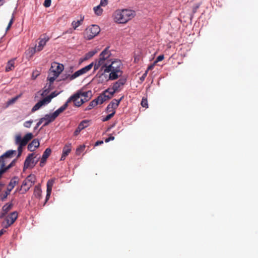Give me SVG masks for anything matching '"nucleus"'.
<instances>
[{
  "mask_svg": "<svg viewBox=\"0 0 258 258\" xmlns=\"http://www.w3.org/2000/svg\"><path fill=\"white\" fill-rule=\"evenodd\" d=\"M136 16L135 11L130 9H118L113 13V19L118 24H125Z\"/></svg>",
  "mask_w": 258,
  "mask_h": 258,
  "instance_id": "1",
  "label": "nucleus"
},
{
  "mask_svg": "<svg viewBox=\"0 0 258 258\" xmlns=\"http://www.w3.org/2000/svg\"><path fill=\"white\" fill-rule=\"evenodd\" d=\"M121 69L122 63L119 60H114L110 64L106 63V66H105V71L110 72V77L115 79L122 75Z\"/></svg>",
  "mask_w": 258,
  "mask_h": 258,
  "instance_id": "2",
  "label": "nucleus"
},
{
  "mask_svg": "<svg viewBox=\"0 0 258 258\" xmlns=\"http://www.w3.org/2000/svg\"><path fill=\"white\" fill-rule=\"evenodd\" d=\"M85 100H84V99L80 97V93H76L74 95L71 96L67 101V102L61 106V107H64V111L67 109V108L68 107L69 103L73 101L74 105L76 106L79 107L82 104H83L84 102L88 101V99H85Z\"/></svg>",
  "mask_w": 258,
  "mask_h": 258,
  "instance_id": "3",
  "label": "nucleus"
},
{
  "mask_svg": "<svg viewBox=\"0 0 258 258\" xmlns=\"http://www.w3.org/2000/svg\"><path fill=\"white\" fill-rule=\"evenodd\" d=\"M100 31L98 25H92L88 27L84 32V37L87 40H91L97 36Z\"/></svg>",
  "mask_w": 258,
  "mask_h": 258,
  "instance_id": "4",
  "label": "nucleus"
},
{
  "mask_svg": "<svg viewBox=\"0 0 258 258\" xmlns=\"http://www.w3.org/2000/svg\"><path fill=\"white\" fill-rule=\"evenodd\" d=\"M64 107H60L52 114H46L44 117L42 118V120L44 121L43 126H46L48 124L53 121L55 118L64 111Z\"/></svg>",
  "mask_w": 258,
  "mask_h": 258,
  "instance_id": "5",
  "label": "nucleus"
},
{
  "mask_svg": "<svg viewBox=\"0 0 258 258\" xmlns=\"http://www.w3.org/2000/svg\"><path fill=\"white\" fill-rule=\"evenodd\" d=\"M49 40V37L48 36L46 35H41L36 40L35 46L33 47V53L41 51Z\"/></svg>",
  "mask_w": 258,
  "mask_h": 258,
  "instance_id": "6",
  "label": "nucleus"
},
{
  "mask_svg": "<svg viewBox=\"0 0 258 258\" xmlns=\"http://www.w3.org/2000/svg\"><path fill=\"white\" fill-rule=\"evenodd\" d=\"M98 78V82L99 83H103L108 80H114L115 79L111 78L110 77V72L105 71V66L101 67L100 70L97 75Z\"/></svg>",
  "mask_w": 258,
  "mask_h": 258,
  "instance_id": "7",
  "label": "nucleus"
},
{
  "mask_svg": "<svg viewBox=\"0 0 258 258\" xmlns=\"http://www.w3.org/2000/svg\"><path fill=\"white\" fill-rule=\"evenodd\" d=\"M19 182V179L18 177L15 176L13 177L10 181L8 188L7 190L5 192L4 194L1 195V200L4 201L8 197V196L10 194L11 190L14 187V186L18 184Z\"/></svg>",
  "mask_w": 258,
  "mask_h": 258,
  "instance_id": "8",
  "label": "nucleus"
},
{
  "mask_svg": "<svg viewBox=\"0 0 258 258\" xmlns=\"http://www.w3.org/2000/svg\"><path fill=\"white\" fill-rule=\"evenodd\" d=\"M16 153V151L15 150H9L0 156V167L1 168H6L5 166L8 159L12 158L13 155Z\"/></svg>",
  "mask_w": 258,
  "mask_h": 258,
  "instance_id": "9",
  "label": "nucleus"
},
{
  "mask_svg": "<svg viewBox=\"0 0 258 258\" xmlns=\"http://www.w3.org/2000/svg\"><path fill=\"white\" fill-rule=\"evenodd\" d=\"M32 138V133L26 134L23 139L20 135H18L16 137L15 142L16 144L25 146Z\"/></svg>",
  "mask_w": 258,
  "mask_h": 258,
  "instance_id": "10",
  "label": "nucleus"
},
{
  "mask_svg": "<svg viewBox=\"0 0 258 258\" xmlns=\"http://www.w3.org/2000/svg\"><path fill=\"white\" fill-rule=\"evenodd\" d=\"M32 138V133L26 134L23 139L20 135H18L16 137L15 142L16 144L25 146Z\"/></svg>",
  "mask_w": 258,
  "mask_h": 258,
  "instance_id": "11",
  "label": "nucleus"
},
{
  "mask_svg": "<svg viewBox=\"0 0 258 258\" xmlns=\"http://www.w3.org/2000/svg\"><path fill=\"white\" fill-rule=\"evenodd\" d=\"M31 175L30 174L23 181L21 187L22 192L27 191L32 186V181H31Z\"/></svg>",
  "mask_w": 258,
  "mask_h": 258,
  "instance_id": "12",
  "label": "nucleus"
},
{
  "mask_svg": "<svg viewBox=\"0 0 258 258\" xmlns=\"http://www.w3.org/2000/svg\"><path fill=\"white\" fill-rule=\"evenodd\" d=\"M55 180V178H52V179L48 180L47 182V190H46L47 194H46V198H45V203H44L43 206H44V205L46 204V203L48 201V200L50 198V194H51V190H52V188L54 183Z\"/></svg>",
  "mask_w": 258,
  "mask_h": 258,
  "instance_id": "13",
  "label": "nucleus"
},
{
  "mask_svg": "<svg viewBox=\"0 0 258 258\" xmlns=\"http://www.w3.org/2000/svg\"><path fill=\"white\" fill-rule=\"evenodd\" d=\"M63 70V66L57 62H53L51 64V66L49 70L53 73H56L57 75H59Z\"/></svg>",
  "mask_w": 258,
  "mask_h": 258,
  "instance_id": "14",
  "label": "nucleus"
},
{
  "mask_svg": "<svg viewBox=\"0 0 258 258\" xmlns=\"http://www.w3.org/2000/svg\"><path fill=\"white\" fill-rule=\"evenodd\" d=\"M107 92L108 91H104L103 93L101 94L96 99H94L96 101V103H97V105L98 104H101L105 101L111 98L110 96L107 95Z\"/></svg>",
  "mask_w": 258,
  "mask_h": 258,
  "instance_id": "15",
  "label": "nucleus"
},
{
  "mask_svg": "<svg viewBox=\"0 0 258 258\" xmlns=\"http://www.w3.org/2000/svg\"><path fill=\"white\" fill-rule=\"evenodd\" d=\"M125 79L121 78L115 83H114L112 86V87L114 88V92H118L120 91L122 86L125 84Z\"/></svg>",
  "mask_w": 258,
  "mask_h": 258,
  "instance_id": "16",
  "label": "nucleus"
},
{
  "mask_svg": "<svg viewBox=\"0 0 258 258\" xmlns=\"http://www.w3.org/2000/svg\"><path fill=\"white\" fill-rule=\"evenodd\" d=\"M110 54L111 53L108 50V48L107 47L100 54L99 59L100 60H102V61L104 63H106L105 61H107L108 59L110 56Z\"/></svg>",
  "mask_w": 258,
  "mask_h": 258,
  "instance_id": "17",
  "label": "nucleus"
},
{
  "mask_svg": "<svg viewBox=\"0 0 258 258\" xmlns=\"http://www.w3.org/2000/svg\"><path fill=\"white\" fill-rule=\"evenodd\" d=\"M17 217L18 213L16 211L11 213L9 215H8L6 218L8 226H10L13 224L17 219Z\"/></svg>",
  "mask_w": 258,
  "mask_h": 258,
  "instance_id": "18",
  "label": "nucleus"
},
{
  "mask_svg": "<svg viewBox=\"0 0 258 258\" xmlns=\"http://www.w3.org/2000/svg\"><path fill=\"white\" fill-rule=\"evenodd\" d=\"M51 153V150L50 148H47L45 151L44 152L42 157L41 159L40 162V166L41 167H43L44 165L45 164L47 159L48 158V157L50 155Z\"/></svg>",
  "mask_w": 258,
  "mask_h": 258,
  "instance_id": "19",
  "label": "nucleus"
},
{
  "mask_svg": "<svg viewBox=\"0 0 258 258\" xmlns=\"http://www.w3.org/2000/svg\"><path fill=\"white\" fill-rule=\"evenodd\" d=\"M72 150L71 144H66L63 148L62 154L60 160H64L66 157L69 154Z\"/></svg>",
  "mask_w": 258,
  "mask_h": 258,
  "instance_id": "20",
  "label": "nucleus"
},
{
  "mask_svg": "<svg viewBox=\"0 0 258 258\" xmlns=\"http://www.w3.org/2000/svg\"><path fill=\"white\" fill-rule=\"evenodd\" d=\"M48 104L47 100L45 98L40 100L33 106V111L39 109L41 107L46 104Z\"/></svg>",
  "mask_w": 258,
  "mask_h": 258,
  "instance_id": "21",
  "label": "nucleus"
},
{
  "mask_svg": "<svg viewBox=\"0 0 258 258\" xmlns=\"http://www.w3.org/2000/svg\"><path fill=\"white\" fill-rule=\"evenodd\" d=\"M32 161V153L30 154L25 161L24 167H23V172L25 171V170L30 167V164H31Z\"/></svg>",
  "mask_w": 258,
  "mask_h": 258,
  "instance_id": "22",
  "label": "nucleus"
},
{
  "mask_svg": "<svg viewBox=\"0 0 258 258\" xmlns=\"http://www.w3.org/2000/svg\"><path fill=\"white\" fill-rule=\"evenodd\" d=\"M124 96H122L120 97V98L118 100L114 99L109 104L110 106L112 107L113 109L115 110V109L118 107L120 101L123 99Z\"/></svg>",
  "mask_w": 258,
  "mask_h": 258,
  "instance_id": "23",
  "label": "nucleus"
},
{
  "mask_svg": "<svg viewBox=\"0 0 258 258\" xmlns=\"http://www.w3.org/2000/svg\"><path fill=\"white\" fill-rule=\"evenodd\" d=\"M16 58L12 59L9 60L6 67L5 71L7 72L13 70L15 68V60Z\"/></svg>",
  "mask_w": 258,
  "mask_h": 258,
  "instance_id": "24",
  "label": "nucleus"
},
{
  "mask_svg": "<svg viewBox=\"0 0 258 258\" xmlns=\"http://www.w3.org/2000/svg\"><path fill=\"white\" fill-rule=\"evenodd\" d=\"M12 207L13 204L12 203H7L2 208L3 213L2 214L1 217H4L12 209Z\"/></svg>",
  "mask_w": 258,
  "mask_h": 258,
  "instance_id": "25",
  "label": "nucleus"
},
{
  "mask_svg": "<svg viewBox=\"0 0 258 258\" xmlns=\"http://www.w3.org/2000/svg\"><path fill=\"white\" fill-rule=\"evenodd\" d=\"M94 71H95L98 70L99 67H104V66H106V63H104L102 61V60H100L98 59L96 60L95 63H94Z\"/></svg>",
  "mask_w": 258,
  "mask_h": 258,
  "instance_id": "26",
  "label": "nucleus"
},
{
  "mask_svg": "<svg viewBox=\"0 0 258 258\" xmlns=\"http://www.w3.org/2000/svg\"><path fill=\"white\" fill-rule=\"evenodd\" d=\"M84 73H83V70L82 69L80 70L76 71L75 73H74L73 75H71V76H70V80H73L75 79H76L77 77H79V76L84 75Z\"/></svg>",
  "mask_w": 258,
  "mask_h": 258,
  "instance_id": "27",
  "label": "nucleus"
},
{
  "mask_svg": "<svg viewBox=\"0 0 258 258\" xmlns=\"http://www.w3.org/2000/svg\"><path fill=\"white\" fill-rule=\"evenodd\" d=\"M84 73H83V70L82 69L80 70L76 71L75 73H74L73 75H71V76H70V80H73L75 79H76L77 77H79V76L84 75Z\"/></svg>",
  "mask_w": 258,
  "mask_h": 258,
  "instance_id": "28",
  "label": "nucleus"
},
{
  "mask_svg": "<svg viewBox=\"0 0 258 258\" xmlns=\"http://www.w3.org/2000/svg\"><path fill=\"white\" fill-rule=\"evenodd\" d=\"M89 122L88 120H83L79 123L78 126L82 130L89 125Z\"/></svg>",
  "mask_w": 258,
  "mask_h": 258,
  "instance_id": "29",
  "label": "nucleus"
},
{
  "mask_svg": "<svg viewBox=\"0 0 258 258\" xmlns=\"http://www.w3.org/2000/svg\"><path fill=\"white\" fill-rule=\"evenodd\" d=\"M41 192H42V191H41L40 185H36L35 187L34 190V193L35 194V197L39 198L41 197Z\"/></svg>",
  "mask_w": 258,
  "mask_h": 258,
  "instance_id": "30",
  "label": "nucleus"
},
{
  "mask_svg": "<svg viewBox=\"0 0 258 258\" xmlns=\"http://www.w3.org/2000/svg\"><path fill=\"white\" fill-rule=\"evenodd\" d=\"M78 93H80V97L83 98L84 100H85V99H88V100L89 99V96L91 94L90 91L83 92H78Z\"/></svg>",
  "mask_w": 258,
  "mask_h": 258,
  "instance_id": "31",
  "label": "nucleus"
},
{
  "mask_svg": "<svg viewBox=\"0 0 258 258\" xmlns=\"http://www.w3.org/2000/svg\"><path fill=\"white\" fill-rule=\"evenodd\" d=\"M93 65H94V62H93L91 63L90 64H89V65L82 68V70H83L84 74L87 73V72H88L89 71H90L91 69L93 67Z\"/></svg>",
  "mask_w": 258,
  "mask_h": 258,
  "instance_id": "32",
  "label": "nucleus"
},
{
  "mask_svg": "<svg viewBox=\"0 0 258 258\" xmlns=\"http://www.w3.org/2000/svg\"><path fill=\"white\" fill-rule=\"evenodd\" d=\"M27 58L30 60L32 57V48L29 47L25 53Z\"/></svg>",
  "mask_w": 258,
  "mask_h": 258,
  "instance_id": "33",
  "label": "nucleus"
},
{
  "mask_svg": "<svg viewBox=\"0 0 258 258\" xmlns=\"http://www.w3.org/2000/svg\"><path fill=\"white\" fill-rule=\"evenodd\" d=\"M83 21V18L81 19L80 20H78L77 21H74L72 23V25L74 29H76L77 27H78L81 24V23Z\"/></svg>",
  "mask_w": 258,
  "mask_h": 258,
  "instance_id": "34",
  "label": "nucleus"
},
{
  "mask_svg": "<svg viewBox=\"0 0 258 258\" xmlns=\"http://www.w3.org/2000/svg\"><path fill=\"white\" fill-rule=\"evenodd\" d=\"M97 105V103H96V101L95 100H93L91 102H90L89 105L86 107L85 109V110H89Z\"/></svg>",
  "mask_w": 258,
  "mask_h": 258,
  "instance_id": "35",
  "label": "nucleus"
},
{
  "mask_svg": "<svg viewBox=\"0 0 258 258\" xmlns=\"http://www.w3.org/2000/svg\"><path fill=\"white\" fill-rule=\"evenodd\" d=\"M57 94H58L56 93L55 92H53L51 93L49 96L45 97V98L47 100V102H48L49 103V102H50L51 99L55 97V96H56Z\"/></svg>",
  "mask_w": 258,
  "mask_h": 258,
  "instance_id": "36",
  "label": "nucleus"
},
{
  "mask_svg": "<svg viewBox=\"0 0 258 258\" xmlns=\"http://www.w3.org/2000/svg\"><path fill=\"white\" fill-rule=\"evenodd\" d=\"M94 11L95 13L98 16L101 15L103 12V10L100 8V6L94 7Z\"/></svg>",
  "mask_w": 258,
  "mask_h": 258,
  "instance_id": "37",
  "label": "nucleus"
},
{
  "mask_svg": "<svg viewBox=\"0 0 258 258\" xmlns=\"http://www.w3.org/2000/svg\"><path fill=\"white\" fill-rule=\"evenodd\" d=\"M141 104L143 107L147 108L148 105L147 99L143 98Z\"/></svg>",
  "mask_w": 258,
  "mask_h": 258,
  "instance_id": "38",
  "label": "nucleus"
},
{
  "mask_svg": "<svg viewBox=\"0 0 258 258\" xmlns=\"http://www.w3.org/2000/svg\"><path fill=\"white\" fill-rule=\"evenodd\" d=\"M114 115V113H111L102 119L103 121H106L110 119Z\"/></svg>",
  "mask_w": 258,
  "mask_h": 258,
  "instance_id": "39",
  "label": "nucleus"
},
{
  "mask_svg": "<svg viewBox=\"0 0 258 258\" xmlns=\"http://www.w3.org/2000/svg\"><path fill=\"white\" fill-rule=\"evenodd\" d=\"M95 53H96V52L93 51H89L86 54L85 59H87L92 57L95 54Z\"/></svg>",
  "mask_w": 258,
  "mask_h": 258,
  "instance_id": "40",
  "label": "nucleus"
},
{
  "mask_svg": "<svg viewBox=\"0 0 258 258\" xmlns=\"http://www.w3.org/2000/svg\"><path fill=\"white\" fill-rule=\"evenodd\" d=\"M105 91H108L107 95H108V96H110L111 98L112 97L114 93L115 92H114V88L113 87L112 88H108L106 89Z\"/></svg>",
  "mask_w": 258,
  "mask_h": 258,
  "instance_id": "41",
  "label": "nucleus"
},
{
  "mask_svg": "<svg viewBox=\"0 0 258 258\" xmlns=\"http://www.w3.org/2000/svg\"><path fill=\"white\" fill-rule=\"evenodd\" d=\"M164 55L162 54V55H159L157 57L156 60L154 61V64H156V63H157L159 61H162L164 59Z\"/></svg>",
  "mask_w": 258,
  "mask_h": 258,
  "instance_id": "42",
  "label": "nucleus"
},
{
  "mask_svg": "<svg viewBox=\"0 0 258 258\" xmlns=\"http://www.w3.org/2000/svg\"><path fill=\"white\" fill-rule=\"evenodd\" d=\"M106 111L107 112H111V113L114 112V114L115 113V110L113 109L112 107L110 106L109 104H108L107 106Z\"/></svg>",
  "mask_w": 258,
  "mask_h": 258,
  "instance_id": "43",
  "label": "nucleus"
},
{
  "mask_svg": "<svg viewBox=\"0 0 258 258\" xmlns=\"http://www.w3.org/2000/svg\"><path fill=\"white\" fill-rule=\"evenodd\" d=\"M40 143L38 139H33V147L35 148H37L39 146Z\"/></svg>",
  "mask_w": 258,
  "mask_h": 258,
  "instance_id": "44",
  "label": "nucleus"
},
{
  "mask_svg": "<svg viewBox=\"0 0 258 258\" xmlns=\"http://www.w3.org/2000/svg\"><path fill=\"white\" fill-rule=\"evenodd\" d=\"M51 0H45L43 6L46 8L49 7L51 5Z\"/></svg>",
  "mask_w": 258,
  "mask_h": 258,
  "instance_id": "45",
  "label": "nucleus"
},
{
  "mask_svg": "<svg viewBox=\"0 0 258 258\" xmlns=\"http://www.w3.org/2000/svg\"><path fill=\"white\" fill-rule=\"evenodd\" d=\"M85 146H82L79 147L76 151V153L77 154H79L80 153H81L85 149Z\"/></svg>",
  "mask_w": 258,
  "mask_h": 258,
  "instance_id": "46",
  "label": "nucleus"
},
{
  "mask_svg": "<svg viewBox=\"0 0 258 258\" xmlns=\"http://www.w3.org/2000/svg\"><path fill=\"white\" fill-rule=\"evenodd\" d=\"M49 74L50 75V77H53L54 79H56V78L59 75L56 74V73H53L49 70Z\"/></svg>",
  "mask_w": 258,
  "mask_h": 258,
  "instance_id": "47",
  "label": "nucleus"
},
{
  "mask_svg": "<svg viewBox=\"0 0 258 258\" xmlns=\"http://www.w3.org/2000/svg\"><path fill=\"white\" fill-rule=\"evenodd\" d=\"M19 146L18 147V157L20 156L21 155V153H22V147L24 146L23 145H21V144H18Z\"/></svg>",
  "mask_w": 258,
  "mask_h": 258,
  "instance_id": "48",
  "label": "nucleus"
},
{
  "mask_svg": "<svg viewBox=\"0 0 258 258\" xmlns=\"http://www.w3.org/2000/svg\"><path fill=\"white\" fill-rule=\"evenodd\" d=\"M17 98H18V97H14V98L9 100L8 101V105L12 104L13 103H14L17 100Z\"/></svg>",
  "mask_w": 258,
  "mask_h": 258,
  "instance_id": "49",
  "label": "nucleus"
},
{
  "mask_svg": "<svg viewBox=\"0 0 258 258\" xmlns=\"http://www.w3.org/2000/svg\"><path fill=\"white\" fill-rule=\"evenodd\" d=\"M70 76H71V75H62L61 76V80H66L67 79H69L70 81Z\"/></svg>",
  "mask_w": 258,
  "mask_h": 258,
  "instance_id": "50",
  "label": "nucleus"
},
{
  "mask_svg": "<svg viewBox=\"0 0 258 258\" xmlns=\"http://www.w3.org/2000/svg\"><path fill=\"white\" fill-rule=\"evenodd\" d=\"M108 0H101L100 5V6H106L107 5Z\"/></svg>",
  "mask_w": 258,
  "mask_h": 258,
  "instance_id": "51",
  "label": "nucleus"
},
{
  "mask_svg": "<svg viewBox=\"0 0 258 258\" xmlns=\"http://www.w3.org/2000/svg\"><path fill=\"white\" fill-rule=\"evenodd\" d=\"M32 121H27L24 122V126L26 127H30L31 125Z\"/></svg>",
  "mask_w": 258,
  "mask_h": 258,
  "instance_id": "52",
  "label": "nucleus"
},
{
  "mask_svg": "<svg viewBox=\"0 0 258 258\" xmlns=\"http://www.w3.org/2000/svg\"><path fill=\"white\" fill-rule=\"evenodd\" d=\"M13 19H14V18H13V17H12L11 18V19L10 20V22L9 23V24H8V25L7 26V28L6 29L7 31H8L11 28V26H12V24L13 23Z\"/></svg>",
  "mask_w": 258,
  "mask_h": 258,
  "instance_id": "53",
  "label": "nucleus"
},
{
  "mask_svg": "<svg viewBox=\"0 0 258 258\" xmlns=\"http://www.w3.org/2000/svg\"><path fill=\"white\" fill-rule=\"evenodd\" d=\"M13 19H14V18H13V17H12L11 18V19L10 20V22L9 23V24H8V25L7 26V28L6 29L7 31H8L11 28V26H12V24L13 23Z\"/></svg>",
  "mask_w": 258,
  "mask_h": 258,
  "instance_id": "54",
  "label": "nucleus"
},
{
  "mask_svg": "<svg viewBox=\"0 0 258 258\" xmlns=\"http://www.w3.org/2000/svg\"><path fill=\"white\" fill-rule=\"evenodd\" d=\"M148 74V70H146L145 73L142 75V76L140 78V80L142 81H144L146 77H147Z\"/></svg>",
  "mask_w": 258,
  "mask_h": 258,
  "instance_id": "55",
  "label": "nucleus"
},
{
  "mask_svg": "<svg viewBox=\"0 0 258 258\" xmlns=\"http://www.w3.org/2000/svg\"><path fill=\"white\" fill-rule=\"evenodd\" d=\"M47 80L49 81L50 84L52 83L55 80L53 77H50V75L48 74V76L47 77Z\"/></svg>",
  "mask_w": 258,
  "mask_h": 258,
  "instance_id": "56",
  "label": "nucleus"
},
{
  "mask_svg": "<svg viewBox=\"0 0 258 258\" xmlns=\"http://www.w3.org/2000/svg\"><path fill=\"white\" fill-rule=\"evenodd\" d=\"M81 131H82V130H81V128H80L79 126H78L74 132V135L77 136Z\"/></svg>",
  "mask_w": 258,
  "mask_h": 258,
  "instance_id": "57",
  "label": "nucleus"
},
{
  "mask_svg": "<svg viewBox=\"0 0 258 258\" xmlns=\"http://www.w3.org/2000/svg\"><path fill=\"white\" fill-rule=\"evenodd\" d=\"M114 140V137L113 136H110L109 137V138H106L105 140V142L106 143H108L109 142V141H113Z\"/></svg>",
  "mask_w": 258,
  "mask_h": 258,
  "instance_id": "58",
  "label": "nucleus"
},
{
  "mask_svg": "<svg viewBox=\"0 0 258 258\" xmlns=\"http://www.w3.org/2000/svg\"><path fill=\"white\" fill-rule=\"evenodd\" d=\"M28 149L30 151H32V149H33V147H32V142H31V143L29 144V145L28 146Z\"/></svg>",
  "mask_w": 258,
  "mask_h": 258,
  "instance_id": "59",
  "label": "nucleus"
},
{
  "mask_svg": "<svg viewBox=\"0 0 258 258\" xmlns=\"http://www.w3.org/2000/svg\"><path fill=\"white\" fill-rule=\"evenodd\" d=\"M43 121V120H42V118L40 119L39 122L37 123L36 126L35 127V129H36L37 127H38Z\"/></svg>",
  "mask_w": 258,
  "mask_h": 258,
  "instance_id": "60",
  "label": "nucleus"
},
{
  "mask_svg": "<svg viewBox=\"0 0 258 258\" xmlns=\"http://www.w3.org/2000/svg\"><path fill=\"white\" fill-rule=\"evenodd\" d=\"M103 143V141H98L95 143V146H99L100 145H101Z\"/></svg>",
  "mask_w": 258,
  "mask_h": 258,
  "instance_id": "61",
  "label": "nucleus"
},
{
  "mask_svg": "<svg viewBox=\"0 0 258 258\" xmlns=\"http://www.w3.org/2000/svg\"><path fill=\"white\" fill-rule=\"evenodd\" d=\"M155 64H154V63L153 64H152V65L149 66L148 67V69H147L148 71L149 70H152V69L154 68Z\"/></svg>",
  "mask_w": 258,
  "mask_h": 258,
  "instance_id": "62",
  "label": "nucleus"
},
{
  "mask_svg": "<svg viewBox=\"0 0 258 258\" xmlns=\"http://www.w3.org/2000/svg\"><path fill=\"white\" fill-rule=\"evenodd\" d=\"M48 91L47 90V89H45L44 90V91L43 92L42 95H46L48 93Z\"/></svg>",
  "mask_w": 258,
  "mask_h": 258,
  "instance_id": "63",
  "label": "nucleus"
},
{
  "mask_svg": "<svg viewBox=\"0 0 258 258\" xmlns=\"http://www.w3.org/2000/svg\"><path fill=\"white\" fill-rule=\"evenodd\" d=\"M6 232V230L4 229H2L0 230V237L4 234V233Z\"/></svg>",
  "mask_w": 258,
  "mask_h": 258,
  "instance_id": "64",
  "label": "nucleus"
}]
</instances>
